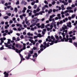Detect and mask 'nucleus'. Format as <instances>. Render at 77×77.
Instances as JSON below:
<instances>
[{
    "label": "nucleus",
    "mask_w": 77,
    "mask_h": 77,
    "mask_svg": "<svg viewBox=\"0 0 77 77\" xmlns=\"http://www.w3.org/2000/svg\"><path fill=\"white\" fill-rule=\"evenodd\" d=\"M66 38L65 37H63V39H61V41H62V42H64V41L65 42H68V41H69V38H68L69 37V35H67L66 36Z\"/></svg>",
    "instance_id": "obj_1"
},
{
    "label": "nucleus",
    "mask_w": 77,
    "mask_h": 77,
    "mask_svg": "<svg viewBox=\"0 0 77 77\" xmlns=\"http://www.w3.org/2000/svg\"><path fill=\"white\" fill-rule=\"evenodd\" d=\"M3 74L5 75L4 77H8V76L9 75V74L8 73H7L6 72H5Z\"/></svg>",
    "instance_id": "obj_2"
},
{
    "label": "nucleus",
    "mask_w": 77,
    "mask_h": 77,
    "mask_svg": "<svg viewBox=\"0 0 77 77\" xmlns=\"http://www.w3.org/2000/svg\"><path fill=\"white\" fill-rule=\"evenodd\" d=\"M39 37V38H41L42 36L41 35V34L39 33L38 34V35L37 36H34V39H36L37 37Z\"/></svg>",
    "instance_id": "obj_3"
},
{
    "label": "nucleus",
    "mask_w": 77,
    "mask_h": 77,
    "mask_svg": "<svg viewBox=\"0 0 77 77\" xmlns=\"http://www.w3.org/2000/svg\"><path fill=\"white\" fill-rule=\"evenodd\" d=\"M38 17H35L34 19L32 20V22H33V23H35V21L36 22V19H37Z\"/></svg>",
    "instance_id": "obj_4"
},
{
    "label": "nucleus",
    "mask_w": 77,
    "mask_h": 77,
    "mask_svg": "<svg viewBox=\"0 0 77 77\" xmlns=\"http://www.w3.org/2000/svg\"><path fill=\"white\" fill-rule=\"evenodd\" d=\"M16 47H17V48H21V45L18 44H16Z\"/></svg>",
    "instance_id": "obj_5"
},
{
    "label": "nucleus",
    "mask_w": 77,
    "mask_h": 77,
    "mask_svg": "<svg viewBox=\"0 0 77 77\" xmlns=\"http://www.w3.org/2000/svg\"><path fill=\"white\" fill-rule=\"evenodd\" d=\"M45 28V25L43 23L42 24L41 26V29H44Z\"/></svg>",
    "instance_id": "obj_6"
},
{
    "label": "nucleus",
    "mask_w": 77,
    "mask_h": 77,
    "mask_svg": "<svg viewBox=\"0 0 77 77\" xmlns=\"http://www.w3.org/2000/svg\"><path fill=\"white\" fill-rule=\"evenodd\" d=\"M23 50H25L26 49V44L25 43H23Z\"/></svg>",
    "instance_id": "obj_7"
},
{
    "label": "nucleus",
    "mask_w": 77,
    "mask_h": 77,
    "mask_svg": "<svg viewBox=\"0 0 77 77\" xmlns=\"http://www.w3.org/2000/svg\"><path fill=\"white\" fill-rule=\"evenodd\" d=\"M69 42H70V43H72V39L71 38H69Z\"/></svg>",
    "instance_id": "obj_8"
},
{
    "label": "nucleus",
    "mask_w": 77,
    "mask_h": 77,
    "mask_svg": "<svg viewBox=\"0 0 77 77\" xmlns=\"http://www.w3.org/2000/svg\"><path fill=\"white\" fill-rule=\"evenodd\" d=\"M11 47L12 48V49L13 50H15V46H14L12 45Z\"/></svg>",
    "instance_id": "obj_9"
},
{
    "label": "nucleus",
    "mask_w": 77,
    "mask_h": 77,
    "mask_svg": "<svg viewBox=\"0 0 77 77\" xmlns=\"http://www.w3.org/2000/svg\"><path fill=\"white\" fill-rule=\"evenodd\" d=\"M67 10H69V9H70V10L72 9V8L70 7H68L67 8Z\"/></svg>",
    "instance_id": "obj_10"
},
{
    "label": "nucleus",
    "mask_w": 77,
    "mask_h": 77,
    "mask_svg": "<svg viewBox=\"0 0 77 77\" xmlns=\"http://www.w3.org/2000/svg\"><path fill=\"white\" fill-rule=\"evenodd\" d=\"M75 17V14H73L72 15V17H71L72 18H74V17Z\"/></svg>",
    "instance_id": "obj_11"
},
{
    "label": "nucleus",
    "mask_w": 77,
    "mask_h": 77,
    "mask_svg": "<svg viewBox=\"0 0 77 77\" xmlns=\"http://www.w3.org/2000/svg\"><path fill=\"white\" fill-rule=\"evenodd\" d=\"M19 55L20 56V57H21V60H22V58H23V55H21V54H19Z\"/></svg>",
    "instance_id": "obj_12"
},
{
    "label": "nucleus",
    "mask_w": 77,
    "mask_h": 77,
    "mask_svg": "<svg viewBox=\"0 0 77 77\" xmlns=\"http://www.w3.org/2000/svg\"><path fill=\"white\" fill-rule=\"evenodd\" d=\"M25 3V1L24 0H22V2L21 3V5H23V3Z\"/></svg>",
    "instance_id": "obj_13"
},
{
    "label": "nucleus",
    "mask_w": 77,
    "mask_h": 77,
    "mask_svg": "<svg viewBox=\"0 0 77 77\" xmlns=\"http://www.w3.org/2000/svg\"><path fill=\"white\" fill-rule=\"evenodd\" d=\"M9 18V17L8 16H5L4 17V19H5V20H6V19H8Z\"/></svg>",
    "instance_id": "obj_14"
},
{
    "label": "nucleus",
    "mask_w": 77,
    "mask_h": 77,
    "mask_svg": "<svg viewBox=\"0 0 77 77\" xmlns=\"http://www.w3.org/2000/svg\"><path fill=\"white\" fill-rule=\"evenodd\" d=\"M6 14L8 16H11V13H7Z\"/></svg>",
    "instance_id": "obj_15"
},
{
    "label": "nucleus",
    "mask_w": 77,
    "mask_h": 77,
    "mask_svg": "<svg viewBox=\"0 0 77 77\" xmlns=\"http://www.w3.org/2000/svg\"><path fill=\"white\" fill-rule=\"evenodd\" d=\"M14 10L15 11V12L16 13L17 12V11H18V9H17V8H14Z\"/></svg>",
    "instance_id": "obj_16"
},
{
    "label": "nucleus",
    "mask_w": 77,
    "mask_h": 77,
    "mask_svg": "<svg viewBox=\"0 0 77 77\" xmlns=\"http://www.w3.org/2000/svg\"><path fill=\"white\" fill-rule=\"evenodd\" d=\"M29 53L31 54H32L33 53V51H29Z\"/></svg>",
    "instance_id": "obj_17"
},
{
    "label": "nucleus",
    "mask_w": 77,
    "mask_h": 77,
    "mask_svg": "<svg viewBox=\"0 0 77 77\" xmlns=\"http://www.w3.org/2000/svg\"><path fill=\"white\" fill-rule=\"evenodd\" d=\"M68 12H72V13L73 12V11L72 10H68Z\"/></svg>",
    "instance_id": "obj_18"
},
{
    "label": "nucleus",
    "mask_w": 77,
    "mask_h": 77,
    "mask_svg": "<svg viewBox=\"0 0 77 77\" xmlns=\"http://www.w3.org/2000/svg\"><path fill=\"white\" fill-rule=\"evenodd\" d=\"M56 3V2L54 1L52 2V4L53 5H54Z\"/></svg>",
    "instance_id": "obj_19"
},
{
    "label": "nucleus",
    "mask_w": 77,
    "mask_h": 77,
    "mask_svg": "<svg viewBox=\"0 0 77 77\" xmlns=\"http://www.w3.org/2000/svg\"><path fill=\"white\" fill-rule=\"evenodd\" d=\"M26 58L27 59V60H29V59H30V57H29L28 56L26 57Z\"/></svg>",
    "instance_id": "obj_20"
},
{
    "label": "nucleus",
    "mask_w": 77,
    "mask_h": 77,
    "mask_svg": "<svg viewBox=\"0 0 77 77\" xmlns=\"http://www.w3.org/2000/svg\"><path fill=\"white\" fill-rule=\"evenodd\" d=\"M54 27L55 28V29H56L57 27H56V24H54Z\"/></svg>",
    "instance_id": "obj_21"
},
{
    "label": "nucleus",
    "mask_w": 77,
    "mask_h": 77,
    "mask_svg": "<svg viewBox=\"0 0 77 77\" xmlns=\"http://www.w3.org/2000/svg\"><path fill=\"white\" fill-rule=\"evenodd\" d=\"M39 15V13H38L35 14V16H37V15Z\"/></svg>",
    "instance_id": "obj_22"
},
{
    "label": "nucleus",
    "mask_w": 77,
    "mask_h": 77,
    "mask_svg": "<svg viewBox=\"0 0 77 77\" xmlns=\"http://www.w3.org/2000/svg\"><path fill=\"white\" fill-rule=\"evenodd\" d=\"M63 27H64L65 29H67V26H66L65 25H64L63 26Z\"/></svg>",
    "instance_id": "obj_23"
},
{
    "label": "nucleus",
    "mask_w": 77,
    "mask_h": 77,
    "mask_svg": "<svg viewBox=\"0 0 77 77\" xmlns=\"http://www.w3.org/2000/svg\"><path fill=\"white\" fill-rule=\"evenodd\" d=\"M37 54V53H35L34 56H35V57H38V55Z\"/></svg>",
    "instance_id": "obj_24"
},
{
    "label": "nucleus",
    "mask_w": 77,
    "mask_h": 77,
    "mask_svg": "<svg viewBox=\"0 0 77 77\" xmlns=\"http://www.w3.org/2000/svg\"><path fill=\"white\" fill-rule=\"evenodd\" d=\"M40 9L39 8H38L37 9V12H39L40 11Z\"/></svg>",
    "instance_id": "obj_25"
},
{
    "label": "nucleus",
    "mask_w": 77,
    "mask_h": 77,
    "mask_svg": "<svg viewBox=\"0 0 77 77\" xmlns=\"http://www.w3.org/2000/svg\"><path fill=\"white\" fill-rule=\"evenodd\" d=\"M16 52L17 53H18V49L17 48L15 49V50Z\"/></svg>",
    "instance_id": "obj_26"
},
{
    "label": "nucleus",
    "mask_w": 77,
    "mask_h": 77,
    "mask_svg": "<svg viewBox=\"0 0 77 77\" xmlns=\"http://www.w3.org/2000/svg\"><path fill=\"white\" fill-rule=\"evenodd\" d=\"M11 8V6L10 5L7 6V9H9V8Z\"/></svg>",
    "instance_id": "obj_27"
},
{
    "label": "nucleus",
    "mask_w": 77,
    "mask_h": 77,
    "mask_svg": "<svg viewBox=\"0 0 77 77\" xmlns=\"http://www.w3.org/2000/svg\"><path fill=\"white\" fill-rule=\"evenodd\" d=\"M1 2L2 4H4L5 3V1L3 0L1 1Z\"/></svg>",
    "instance_id": "obj_28"
},
{
    "label": "nucleus",
    "mask_w": 77,
    "mask_h": 77,
    "mask_svg": "<svg viewBox=\"0 0 77 77\" xmlns=\"http://www.w3.org/2000/svg\"><path fill=\"white\" fill-rule=\"evenodd\" d=\"M36 22H35L34 23L32 24V26H35L36 25Z\"/></svg>",
    "instance_id": "obj_29"
},
{
    "label": "nucleus",
    "mask_w": 77,
    "mask_h": 77,
    "mask_svg": "<svg viewBox=\"0 0 77 77\" xmlns=\"http://www.w3.org/2000/svg\"><path fill=\"white\" fill-rule=\"evenodd\" d=\"M28 56H29V57H31V56L32 55H31V54H30V53H28Z\"/></svg>",
    "instance_id": "obj_30"
},
{
    "label": "nucleus",
    "mask_w": 77,
    "mask_h": 77,
    "mask_svg": "<svg viewBox=\"0 0 77 77\" xmlns=\"http://www.w3.org/2000/svg\"><path fill=\"white\" fill-rule=\"evenodd\" d=\"M20 18L21 19H22V20L23 19V16L20 15Z\"/></svg>",
    "instance_id": "obj_31"
},
{
    "label": "nucleus",
    "mask_w": 77,
    "mask_h": 77,
    "mask_svg": "<svg viewBox=\"0 0 77 77\" xmlns=\"http://www.w3.org/2000/svg\"><path fill=\"white\" fill-rule=\"evenodd\" d=\"M44 50H45V48H47V47L46 46V45H44L43 46Z\"/></svg>",
    "instance_id": "obj_32"
},
{
    "label": "nucleus",
    "mask_w": 77,
    "mask_h": 77,
    "mask_svg": "<svg viewBox=\"0 0 77 77\" xmlns=\"http://www.w3.org/2000/svg\"><path fill=\"white\" fill-rule=\"evenodd\" d=\"M50 27V30H52V29H53V25H51Z\"/></svg>",
    "instance_id": "obj_33"
},
{
    "label": "nucleus",
    "mask_w": 77,
    "mask_h": 77,
    "mask_svg": "<svg viewBox=\"0 0 77 77\" xmlns=\"http://www.w3.org/2000/svg\"><path fill=\"white\" fill-rule=\"evenodd\" d=\"M37 8V5H35L34 6V9H36Z\"/></svg>",
    "instance_id": "obj_34"
},
{
    "label": "nucleus",
    "mask_w": 77,
    "mask_h": 77,
    "mask_svg": "<svg viewBox=\"0 0 77 77\" xmlns=\"http://www.w3.org/2000/svg\"><path fill=\"white\" fill-rule=\"evenodd\" d=\"M45 8L44 7H43L42 8V11H44V10H45Z\"/></svg>",
    "instance_id": "obj_35"
},
{
    "label": "nucleus",
    "mask_w": 77,
    "mask_h": 77,
    "mask_svg": "<svg viewBox=\"0 0 77 77\" xmlns=\"http://www.w3.org/2000/svg\"><path fill=\"white\" fill-rule=\"evenodd\" d=\"M68 3L65 2L64 3V5H68Z\"/></svg>",
    "instance_id": "obj_36"
},
{
    "label": "nucleus",
    "mask_w": 77,
    "mask_h": 77,
    "mask_svg": "<svg viewBox=\"0 0 77 77\" xmlns=\"http://www.w3.org/2000/svg\"><path fill=\"white\" fill-rule=\"evenodd\" d=\"M44 2H45V4H46V5L48 4V2H47V1H45Z\"/></svg>",
    "instance_id": "obj_37"
},
{
    "label": "nucleus",
    "mask_w": 77,
    "mask_h": 77,
    "mask_svg": "<svg viewBox=\"0 0 77 77\" xmlns=\"http://www.w3.org/2000/svg\"><path fill=\"white\" fill-rule=\"evenodd\" d=\"M12 39L13 40V41H15V40H16V38H15V37H13Z\"/></svg>",
    "instance_id": "obj_38"
},
{
    "label": "nucleus",
    "mask_w": 77,
    "mask_h": 77,
    "mask_svg": "<svg viewBox=\"0 0 77 77\" xmlns=\"http://www.w3.org/2000/svg\"><path fill=\"white\" fill-rule=\"evenodd\" d=\"M20 4V3L19 2V1H17V2L16 3V5H19Z\"/></svg>",
    "instance_id": "obj_39"
},
{
    "label": "nucleus",
    "mask_w": 77,
    "mask_h": 77,
    "mask_svg": "<svg viewBox=\"0 0 77 77\" xmlns=\"http://www.w3.org/2000/svg\"><path fill=\"white\" fill-rule=\"evenodd\" d=\"M44 45H47V43H46V42H45L43 43Z\"/></svg>",
    "instance_id": "obj_40"
},
{
    "label": "nucleus",
    "mask_w": 77,
    "mask_h": 77,
    "mask_svg": "<svg viewBox=\"0 0 77 77\" xmlns=\"http://www.w3.org/2000/svg\"><path fill=\"white\" fill-rule=\"evenodd\" d=\"M72 33V31H71L69 32V35H71V34Z\"/></svg>",
    "instance_id": "obj_41"
},
{
    "label": "nucleus",
    "mask_w": 77,
    "mask_h": 77,
    "mask_svg": "<svg viewBox=\"0 0 77 77\" xmlns=\"http://www.w3.org/2000/svg\"><path fill=\"white\" fill-rule=\"evenodd\" d=\"M38 42H39V43H41V42H42V40H38Z\"/></svg>",
    "instance_id": "obj_42"
},
{
    "label": "nucleus",
    "mask_w": 77,
    "mask_h": 77,
    "mask_svg": "<svg viewBox=\"0 0 77 77\" xmlns=\"http://www.w3.org/2000/svg\"><path fill=\"white\" fill-rule=\"evenodd\" d=\"M47 31H50V28H47Z\"/></svg>",
    "instance_id": "obj_43"
},
{
    "label": "nucleus",
    "mask_w": 77,
    "mask_h": 77,
    "mask_svg": "<svg viewBox=\"0 0 77 77\" xmlns=\"http://www.w3.org/2000/svg\"><path fill=\"white\" fill-rule=\"evenodd\" d=\"M1 50H4V48L3 47H1L0 48Z\"/></svg>",
    "instance_id": "obj_44"
},
{
    "label": "nucleus",
    "mask_w": 77,
    "mask_h": 77,
    "mask_svg": "<svg viewBox=\"0 0 77 77\" xmlns=\"http://www.w3.org/2000/svg\"><path fill=\"white\" fill-rule=\"evenodd\" d=\"M28 8L29 9H30L32 8V7L30 6H28Z\"/></svg>",
    "instance_id": "obj_45"
},
{
    "label": "nucleus",
    "mask_w": 77,
    "mask_h": 77,
    "mask_svg": "<svg viewBox=\"0 0 77 77\" xmlns=\"http://www.w3.org/2000/svg\"><path fill=\"white\" fill-rule=\"evenodd\" d=\"M9 23L10 24H12L13 23V21L12 20H10Z\"/></svg>",
    "instance_id": "obj_46"
},
{
    "label": "nucleus",
    "mask_w": 77,
    "mask_h": 77,
    "mask_svg": "<svg viewBox=\"0 0 77 77\" xmlns=\"http://www.w3.org/2000/svg\"><path fill=\"white\" fill-rule=\"evenodd\" d=\"M20 38H21V39H23V38H24V36H23V35H21L20 36Z\"/></svg>",
    "instance_id": "obj_47"
},
{
    "label": "nucleus",
    "mask_w": 77,
    "mask_h": 77,
    "mask_svg": "<svg viewBox=\"0 0 77 77\" xmlns=\"http://www.w3.org/2000/svg\"><path fill=\"white\" fill-rule=\"evenodd\" d=\"M55 38L56 39H59V36H55Z\"/></svg>",
    "instance_id": "obj_48"
},
{
    "label": "nucleus",
    "mask_w": 77,
    "mask_h": 77,
    "mask_svg": "<svg viewBox=\"0 0 77 77\" xmlns=\"http://www.w3.org/2000/svg\"><path fill=\"white\" fill-rule=\"evenodd\" d=\"M33 12V13H34V14H36V10H34Z\"/></svg>",
    "instance_id": "obj_49"
},
{
    "label": "nucleus",
    "mask_w": 77,
    "mask_h": 77,
    "mask_svg": "<svg viewBox=\"0 0 77 77\" xmlns=\"http://www.w3.org/2000/svg\"><path fill=\"white\" fill-rule=\"evenodd\" d=\"M72 39H73V40H75V36H74L72 38Z\"/></svg>",
    "instance_id": "obj_50"
},
{
    "label": "nucleus",
    "mask_w": 77,
    "mask_h": 77,
    "mask_svg": "<svg viewBox=\"0 0 77 77\" xmlns=\"http://www.w3.org/2000/svg\"><path fill=\"white\" fill-rule=\"evenodd\" d=\"M39 21V19H37V20H36V23H37L38 22V21Z\"/></svg>",
    "instance_id": "obj_51"
},
{
    "label": "nucleus",
    "mask_w": 77,
    "mask_h": 77,
    "mask_svg": "<svg viewBox=\"0 0 77 77\" xmlns=\"http://www.w3.org/2000/svg\"><path fill=\"white\" fill-rule=\"evenodd\" d=\"M60 24H62V23H63V21L61 20L60 22Z\"/></svg>",
    "instance_id": "obj_52"
},
{
    "label": "nucleus",
    "mask_w": 77,
    "mask_h": 77,
    "mask_svg": "<svg viewBox=\"0 0 77 77\" xmlns=\"http://www.w3.org/2000/svg\"><path fill=\"white\" fill-rule=\"evenodd\" d=\"M62 29L63 30H65V28L64 27H62Z\"/></svg>",
    "instance_id": "obj_53"
},
{
    "label": "nucleus",
    "mask_w": 77,
    "mask_h": 77,
    "mask_svg": "<svg viewBox=\"0 0 77 77\" xmlns=\"http://www.w3.org/2000/svg\"><path fill=\"white\" fill-rule=\"evenodd\" d=\"M43 47H44V45H41L40 46L41 48H43Z\"/></svg>",
    "instance_id": "obj_54"
},
{
    "label": "nucleus",
    "mask_w": 77,
    "mask_h": 77,
    "mask_svg": "<svg viewBox=\"0 0 77 77\" xmlns=\"http://www.w3.org/2000/svg\"><path fill=\"white\" fill-rule=\"evenodd\" d=\"M42 15V11H41L39 12V15Z\"/></svg>",
    "instance_id": "obj_55"
},
{
    "label": "nucleus",
    "mask_w": 77,
    "mask_h": 77,
    "mask_svg": "<svg viewBox=\"0 0 77 77\" xmlns=\"http://www.w3.org/2000/svg\"><path fill=\"white\" fill-rule=\"evenodd\" d=\"M68 2L69 3H71V2H72V0H68Z\"/></svg>",
    "instance_id": "obj_56"
},
{
    "label": "nucleus",
    "mask_w": 77,
    "mask_h": 77,
    "mask_svg": "<svg viewBox=\"0 0 77 77\" xmlns=\"http://www.w3.org/2000/svg\"><path fill=\"white\" fill-rule=\"evenodd\" d=\"M58 40H56V41H55L54 43H55V44H56V43H57V42H58Z\"/></svg>",
    "instance_id": "obj_57"
},
{
    "label": "nucleus",
    "mask_w": 77,
    "mask_h": 77,
    "mask_svg": "<svg viewBox=\"0 0 77 77\" xmlns=\"http://www.w3.org/2000/svg\"><path fill=\"white\" fill-rule=\"evenodd\" d=\"M39 25H40V23H37L36 24V26H39Z\"/></svg>",
    "instance_id": "obj_58"
},
{
    "label": "nucleus",
    "mask_w": 77,
    "mask_h": 77,
    "mask_svg": "<svg viewBox=\"0 0 77 77\" xmlns=\"http://www.w3.org/2000/svg\"><path fill=\"white\" fill-rule=\"evenodd\" d=\"M54 38V37L52 35L51 36V39H53Z\"/></svg>",
    "instance_id": "obj_59"
},
{
    "label": "nucleus",
    "mask_w": 77,
    "mask_h": 77,
    "mask_svg": "<svg viewBox=\"0 0 77 77\" xmlns=\"http://www.w3.org/2000/svg\"><path fill=\"white\" fill-rule=\"evenodd\" d=\"M3 36H5L6 35V33H4L3 34Z\"/></svg>",
    "instance_id": "obj_60"
},
{
    "label": "nucleus",
    "mask_w": 77,
    "mask_h": 77,
    "mask_svg": "<svg viewBox=\"0 0 77 77\" xmlns=\"http://www.w3.org/2000/svg\"><path fill=\"white\" fill-rule=\"evenodd\" d=\"M75 5H72V8H74L75 7Z\"/></svg>",
    "instance_id": "obj_61"
},
{
    "label": "nucleus",
    "mask_w": 77,
    "mask_h": 77,
    "mask_svg": "<svg viewBox=\"0 0 77 77\" xmlns=\"http://www.w3.org/2000/svg\"><path fill=\"white\" fill-rule=\"evenodd\" d=\"M58 19V17H56L55 18V20H57Z\"/></svg>",
    "instance_id": "obj_62"
},
{
    "label": "nucleus",
    "mask_w": 77,
    "mask_h": 77,
    "mask_svg": "<svg viewBox=\"0 0 77 77\" xmlns=\"http://www.w3.org/2000/svg\"><path fill=\"white\" fill-rule=\"evenodd\" d=\"M44 7H45V8H48V5H45Z\"/></svg>",
    "instance_id": "obj_63"
},
{
    "label": "nucleus",
    "mask_w": 77,
    "mask_h": 77,
    "mask_svg": "<svg viewBox=\"0 0 77 77\" xmlns=\"http://www.w3.org/2000/svg\"><path fill=\"white\" fill-rule=\"evenodd\" d=\"M13 30H14L16 31L17 30V28H15V27H14L13 28Z\"/></svg>",
    "instance_id": "obj_64"
}]
</instances>
